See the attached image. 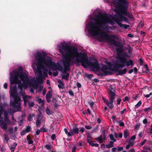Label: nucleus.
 Listing matches in <instances>:
<instances>
[{"instance_id": "obj_5", "label": "nucleus", "mask_w": 152, "mask_h": 152, "mask_svg": "<svg viewBox=\"0 0 152 152\" xmlns=\"http://www.w3.org/2000/svg\"><path fill=\"white\" fill-rule=\"evenodd\" d=\"M3 111V108L0 104V125L1 128L4 130L7 129V125H9L11 123V121L9 119L8 115V113L6 111H4V121L3 118L1 116V114Z\"/></svg>"}, {"instance_id": "obj_11", "label": "nucleus", "mask_w": 152, "mask_h": 152, "mask_svg": "<svg viewBox=\"0 0 152 152\" xmlns=\"http://www.w3.org/2000/svg\"><path fill=\"white\" fill-rule=\"evenodd\" d=\"M37 120L36 122V125L37 127H39L41 124V121H42V118H40V115H38L37 116Z\"/></svg>"}, {"instance_id": "obj_38", "label": "nucleus", "mask_w": 152, "mask_h": 152, "mask_svg": "<svg viewBox=\"0 0 152 152\" xmlns=\"http://www.w3.org/2000/svg\"><path fill=\"white\" fill-rule=\"evenodd\" d=\"M85 128L87 129H90L91 128V127L89 125H86Z\"/></svg>"}, {"instance_id": "obj_1", "label": "nucleus", "mask_w": 152, "mask_h": 152, "mask_svg": "<svg viewBox=\"0 0 152 152\" xmlns=\"http://www.w3.org/2000/svg\"><path fill=\"white\" fill-rule=\"evenodd\" d=\"M46 54L45 52L41 53L37 52L34 55L35 59L33 62L36 67H33V69L37 75L36 80L33 77L28 76L27 72H23L22 67L19 66L18 71L14 70L10 73L11 84H18L21 91L23 88L32 86L34 81L38 84H42L44 77H48V68L54 70H62V68L59 69V64L53 62L51 58L46 56Z\"/></svg>"}, {"instance_id": "obj_41", "label": "nucleus", "mask_w": 152, "mask_h": 152, "mask_svg": "<svg viewBox=\"0 0 152 152\" xmlns=\"http://www.w3.org/2000/svg\"><path fill=\"white\" fill-rule=\"evenodd\" d=\"M146 141H147V140L145 139L143 141H142L140 143V145H142V146L143 145L145 144V143L146 142Z\"/></svg>"}, {"instance_id": "obj_3", "label": "nucleus", "mask_w": 152, "mask_h": 152, "mask_svg": "<svg viewBox=\"0 0 152 152\" xmlns=\"http://www.w3.org/2000/svg\"><path fill=\"white\" fill-rule=\"evenodd\" d=\"M16 91V86H12L11 85L10 86V96L13 98V100L11 99L10 106L13 108H10L8 110V113L10 114L20 111L21 109V104L23 100L20 99V97L17 96Z\"/></svg>"}, {"instance_id": "obj_12", "label": "nucleus", "mask_w": 152, "mask_h": 152, "mask_svg": "<svg viewBox=\"0 0 152 152\" xmlns=\"http://www.w3.org/2000/svg\"><path fill=\"white\" fill-rule=\"evenodd\" d=\"M114 99L115 98L114 97H110L109 98L110 102H109L108 107L110 109H112L113 107V102Z\"/></svg>"}, {"instance_id": "obj_9", "label": "nucleus", "mask_w": 152, "mask_h": 152, "mask_svg": "<svg viewBox=\"0 0 152 152\" xmlns=\"http://www.w3.org/2000/svg\"><path fill=\"white\" fill-rule=\"evenodd\" d=\"M105 137L104 134L103 135H101L99 137L96 138L95 140L97 141V142L100 143H102L103 142V141L105 140Z\"/></svg>"}, {"instance_id": "obj_28", "label": "nucleus", "mask_w": 152, "mask_h": 152, "mask_svg": "<svg viewBox=\"0 0 152 152\" xmlns=\"http://www.w3.org/2000/svg\"><path fill=\"white\" fill-rule=\"evenodd\" d=\"M91 136H89L87 137V142H88V143L89 144V145H90L92 143L91 141Z\"/></svg>"}, {"instance_id": "obj_56", "label": "nucleus", "mask_w": 152, "mask_h": 152, "mask_svg": "<svg viewBox=\"0 0 152 152\" xmlns=\"http://www.w3.org/2000/svg\"><path fill=\"white\" fill-rule=\"evenodd\" d=\"M126 109L124 108L123 110H122L121 111V113H120L121 114H123L124 113V112L126 111Z\"/></svg>"}, {"instance_id": "obj_17", "label": "nucleus", "mask_w": 152, "mask_h": 152, "mask_svg": "<svg viewBox=\"0 0 152 152\" xmlns=\"http://www.w3.org/2000/svg\"><path fill=\"white\" fill-rule=\"evenodd\" d=\"M134 144V143L133 142L130 141L129 142V144L126 146V148L127 149H128L130 147L133 146Z\"/></svg>"}, {"instance_id": "obj_7", "label": "nucleus", "mask_w": 152, "mask_h": 152, "mask_svg": "<svg viewBox=\"0 0 152 152\" xmlns=\"http://www.w3.org/2000/svg\"><path fill=\"white\" fill-rule=\"evenodd\" d=\"M117 53L125 57H129L130 56L128 55L127 52L124 51L123 49L121 47L117 48L116 49Z\"/></svg>"}, {"instance_id": "obj_30", "label": "nucleus", "mask_w": 152, "mask_h": 152, "mask_svg": "<svg viewBox=\"0 0 152 152\" xmlns=\"http://www.w3.org/2000/svg\"><path fill=\"white\" fill-rule=\"evenodd\" d=\"M92 146L97 147L99 146V145L97 143H91V144H90Z\"/></svg>"}, {"instance_id": "obj_64", "label": "nucleus", "mask_w": 152, "mask_h": 152, "mask_svg": "<svg viewBox=\"0 0 152 152\" xmlns=\"http://www.w3.org/2000/svg\"><path fill=\"white\" fill-rule=\"evenodd\" d=\"M80 130L82 133H83L84 131V129L83 128H81Z\"/></svg>"}, {"instance_id": "obj_36", "label": "nucleus", "mask_w": 152, "mask_h": 152, "mask_svg": "<svg viewBox=\"0 0 152 152\" xmlns=\"http://www.w3.org/2000/svg\"><path fill=\"white\" fill-rule=\"evenodd\" d=\"M105 146L107 148H109L113 147L114 145H112L109 144L106 145Z\"/></svg>"}, {"instance_id": "obj_14", "label": "nucleus", "mask_w": 152, "mask_h": 152, "mask_svg": "<svg viewBox=\"0 0 152 152\" xmlns=\"http://www.w3.org/2000/svg\"><path fill=\"white\" fill-rule=\"evenodd\" d=\"M17 143L16 142L14 143L13 144L11 145L10 146V150L11 152H14L15 149L17 145Z\"/></svg>"}, {"instance_id": "obj_61", "label": "nucleus", "mask_w": 152, "mask_h": 152, "mask_svg": "<svg viewBox=\"0 0 152 152\" xmlns=\"http://www.w3.org/2000/svg\"><path fill=\"white\" fill-rule=\"evenodd\" d=\"M46 90L45 89H43L42 92V94L43 95H45L46 94Z\"/></svg>"}, {"instance_id": "obj_60", "label": "nucleus", "mask_w": 152, "mask_h": 152, "mask_svg": "<svg viewBox=\"0 0 152 152\" xmlns=\"http://www.w3.org/2000/svg\"><path fill=\"white\" fill-rule=\"evenodd\" d=\"M129 152H135V150L134 148H132L129 150Z\"/></svg>"}, {"instance_id": "obj_51", "label": "nucleus", "mask_w": 152, "mask_h": 152, "mask_svg": "<svg viewBox=\"0 0 152 152\" xmlns=\"http://www.w3.org/2000/svg\"><path fill=\"white\" fill-rule=\"evenodd\" d=\"M40 131L39 129H38L36 132V134L37 135H38L40 133Z\"/></svg>"}, {"instance_id": "obj_43", "label": "nucleus", "mask_w": 152, "mask_h": 152, "mask_svg": "<svg viewBox=\"0 0 152 152\" xmlns=\"http://www.w3.org/2000/svg\"><path fill=\"white\" fill-rule=\"evenodd\" d=\"M55 138H56V136L55 134H53L52 135V136H51V138L53 140H54V139H55Z\"/></svg>"}, {"instance_id": "obj_24", "label": "nucleus", "mask_w": 152, "mask_h": 152, "mask_svg": "<svg viewBox=\"0 0 152 152\" xmlns=\"http://www.w3.org/2000/svg\"><path fill=\"white\" fill-rule=\"evenodd\" d=\"M4 137L5 140L7 142L9 140V138L8 134L6 133L4 134Z\"/></svg>"}, {"instance_id": "obj_59", "label": "nucleus", "mask_w": 152, "mask_h": 152, "mask_svg": "<svg viewBox=\"0 0 152 152\" xmlns=\"http://www.w3.org/2000/svg\"><path fill=\"white\" fill-rule=\"evenodd\" d=\"M151 109V108L150 107H148L146 108H145V109H144V111H145V112H147L148 111V110H150Z\"/></svg>"}, {"instance_id": "obj_46", "label": "nucleus", "mask_w": 152, "mask_h": 152, "mask_svg": "<svg viewBox=\"0 0 152 152\" xmlns=\"http://www.w3.org/2000/svg\"><path fill=\"white\" fill-rule=\"evenodd\" d=\"M119 124L120 126H124V123L122 122H119Z\"/></svg>"}, {"instance_id": "obj_21", "label": "nucleus", "mask_w": 152, "mask_h": 152, "mask_svg": "<svg viewBox=\"0 0 152 152\" xmlns=\"http://www.w3.org/2000/svg\"><path fill=\"white\" fill-rule=\"evenodd\" d=\"M127 46L128 47V48H127L126 49H127V50H128L129 54L131 55L132 52V48L130 47L129 45H128Z\"/></svg>"}, {"instance_id": "obj_57", "label": "nucleus", "mask_w": 152, "mask_h": 152, "mask_svg": "<svg viewBox=\"0 0 152 152\" xmlns=\"http://www.w3.org/2000/svg\"><path fill=\"white\" fill-rule=\"evenodd\" d=\"M135 138H136L135 135H133V136H132L131 137L130 140H135Z\"/></svg>"}, {"instance_id": "obj_40", "label": "nucleus", "mask_w": 152, "mask_h": 152, "mask_svg": "<svg viewBox=\"0 0 152 152\" xmlns=\"http://www.w3.org/2000/svg\"><path fill=\"white\" fill-rule=\"evenodd\" d=\"M43 86H40L39 88L38 91L39 92H41L43 90Z\"/></svg>"}, {"instance_id": "obj_26", "label": "nucleus", "mask_w": 152, "mask_h": 152, "mask_svg": "<svg viewBox=\"0 0 152 152\" xmlns=\"http://www.w3.org/2000/svg\"><path fill=\"white\" fill-rule=\"evenodd\" d=\"M31 130V127L30 126H27L25 129V131L27 133L29 132Z\"/></svg>"}, {"instance_id": "obj_44", "label": "nucleus", "mask_w": 152, "mask_h": 152, "mask_svg": "<svg viewBox=\"0 0 152 152\" xmlns=\"http://www.w3.org/2000/svg\"><path fill=\"white\" fill-rule=\"evenodd\" d=\"M117 149L118 151H121L123 149V148L122 147H118Z\"/></svg>"}, {"instance_id": "obj_25", "label": "nucleus", "mask_w": 152, "mask_h": 152, "mask_svg": "<svg viewBox=\"0 0 152 152\" xmlns=\"http://www.w3.org/2000/svg\"><path fill=\"white\" fill-rule=\"evenodd\" d=\"M110 139L111 140L113 141V142H116V140L113 137V135L112 134H110L109 135Z\"/></svg>"}, {"instance_id": "obj_20", "label": "nucleus", "mask_w": 152, "mask_h": 152, "mask_svg": "<svg viewBox=\"0 0 152 152\" xmlns=\"http://www.w3.org/2000/svg\"><path fill=\"white\" fill-rule=\"evenodd\" d=\"M38 102L39 104H41L42 106L44 104V101L42 100L41 98H39L38 99Z\"/></svg>"}, {"instance_id": "obj_2", "label": "nucleus", "mask_w": 152, "mask_h": 152, "mask_svg": "<svg viewBox=\"0 0 152 152\" xmlns=\"http://www.w3.org/2000/svg\"><path fill=\"white\" fill-rule=\"evenodd\" d=\"M57 47L62 56V62L64 66V69L62 68L60 71L63 73V79L68 80L69 74L66 73L69 71L71 65L75 63H80L85 68L90 67L94 71H98L99 70V63L96 60L94 63L91 62L90 58L87 56L86 53L79 52L77 48L73 46H68L61 43L58 45Z\"/></svg>"}, {"instance_id": "obj_48", "label": "nucleus", "mask_w": 152, "mask_h": 152, "mask_svg": "<svg viewBox=\"0 0 152 152\" xmlns=\"http://www.w3.org/2000/svg\"><path fill=\"white\" fill-rule=\"evenodd\" d=\"M41 130L42 132H46V129L42 127L41 128Z\"/></svg>"}, {"instance_id": "obj_53", "label": "nucleus", "mask_w": 152, "mask_h": 152, "mask_svg": "<svg viewBox=\"0 0 152 152\" xmlns=\"http://www.w3.org/2000/svg\"><path fill=\"white\" fill-rule=\"evenodd\" d=\"M128 100H129L128 97L127 96H126L125 97L123 101L125 102L126 101H128Z\"/></svg>"}, {"instance_id": "obj_34", "label": "nucleus", "mask_w": 152, "mask_h": 152, "mask_svg": "<svg viewBox=\"0 0 152 152\" xmlns=\"http://www.w3.org/2000/svg\"><path fill=\"white\" fill-rule=\"evenodd\" d=\"M46 112L47 113L48 115H51V114L50 110L48 108H47L46 109Z\"/></svg>"}, {"instance_id": "obj_49", "label": "nucleus", "mask_w": 152, "mask_h": 152, "mask_svg": "<svg viewBox=\"0 0 152 152\" xmlns=\"http://www.w3.org/2000/svg\"><path fill=\"white\" fill-rule=\"evenodd\" d=\"M76 147L75 146H74L72 147V152H75L76 149Z\"/></svg>"}, {"instance_id": "obj_18", "label": "nucleus", "mask_w": 152, "mask_h": 152, "mask_svg": "<svg viewBox=\"0 0 152 152\" xmlns=\"http://www.w3.org/2000/svg\"><path fill=\"white\" fill-rule=\"evenodd\" d=\"M114 91H113L112 88L110 90V97H114L115 96V94L114 92Z\"/></svg>"}, {"instance_id": "obj_45", "label": "nucleus", "mask_w": 152, "mask_h": 152, "mask_svg": "<svg viewBox=\"0 0 152 152\" xmlns=\"http://www.w3.org/2000/svg\"><path fill=\"white\" fill-rule=\"evenodd\" d=\"M117 150V148L115 147L113 148H112V152H117V151H115Z\"/></svg>"}, {"instance_id": "obj_55", "label": "nucleus", "mask_w": 152, "mask_h": 152, "mask_svg": "<svg viewBox=\"0 0 152 152\" xmlns=\"http://www.w3.org/2000/svg\"><path fill=\"white\" fill-rule=\"evenodd\" d=\"M147 123V120L146 119H145L143 121V123L145 124Z\"/></svg>"}, {"instance_id": "obj_16", "label": "nucleus", "mask_w": 152, "mask_h": 152, "mask_svg": "<svg viewBox=\"0 0 152 152\" xmlns=\"http://www.w3.org/2000/svg\"><path fill=\"white\" fill-rule=\"evenodd\" d=\"M64 131L65 132L66 134L67 135L68 137H72L73 135V133L72 132H68L67 129L66 128L64 129Z\"/></svg>"}, {"instance_id": "obj_10", "label": "nucleus", "mask_w": 152, "mask_h": 152, "mask_svg": "<svg viewBox=\"0 0 152 152\" xmlns=\"http://www.w3.org/2000/svg\"><path fill=\"white\" fill-rule=\"evenodd\" d=\"M53 91H49L46 95V99L47 102H49L51 101V98L52 96Z\"/></svg>"}, {"instance_id": "obj_54", "label": "nucleus", "mask_w": 152, "mask_h": 152, "mask_svg": "<svg viewBox=\"0 0 152 152\" xmlns=\"http://www.w3.org/2000/svg\"><path fill=\"white\" fill-rule=\"evenodd\" d=\"M7 84L6 83H5L4 84V88L5 89H7Z\"/></svg>"}, {"instance_id": "obj_37", "label": "nucleus", "mask_w": 152, "mask_h": 152, "mask_svg": "<svg viewBox=\"0 0 152 152\" xmlns=\"http://www.w3.org/2000/svg\"><path fill=\"white\" fill-rule=\"evenodd\" d=\"M121 99L120 98H118L117 99V104L118 105H119L120 104L121 102Z\"/></svg>"}, {"instance_id": "obj_52", "label": "nucleus", "mask_w": 152, "mask_h": 152, "mask_svg": "<svg viewBox=\"0 0 152 152\" xmlns=\"http://www.w3.org/2000/svg\"><path fill=\"white\" fill-rule=\"evenodd\" d=\"M58 72L57 71L54 72L53 73V75L54 76H57L58 75Z\"/></svg>"}, {"instance_id": "obj_22", "label": "nucleus", "mask_w": 152, "mask_h": 152, "mask_svg": "<svg viewBox=\"0 0 152 152\" xmlns=\"http://www.w3.org/2000/svg\"><path fill=\"white\" fill-rule=\"evenodd\" d=\"M102 99L104 101L105 103L108 106H109V102L108 100L106 99L105 97H102Z\"/></svg>"}, {"instance_id": "obj_23", "label": "nucleus", "mask_w": 152, "mask_h": 152, "mask_svg": "<svg viewBox=\"0 0 152 152\" xmlns=\"http://www.w3.org/2000/svg\"><path fill=\"white\" fill-rule=\"evenodd\" d=\"M34 103L33 102L30 101L28 104V106L29 107H34Z\"/></svg>"}, {"instance_id": "obj_33", "label": "nucleus", "mask_w": 152, "mask_h": 152, "mask_svg": "<svg viewBox=\"0 0 152 152\" xmlns=\"http://www.w3.org/2000/svg\"><path fill=\"white\" fill-rule=\"evenodd\" d=\"M26 133L27 132H26L25 130H23L21 132L20 134L22 135H25Z\"/></svg>"}, {"instance_id": "obj_35", "label": "nucleus", "mask_w": 152, "mask_h": 152, "mask_svg": "<svg viewBox=\"0 0 152 152\" xmlns=\"http://www.w3.org/2000/svg\"><path fill=\"white\" fill-rule=\"evenodd\" d=\"M88 103L90 106L91 107V108H93L94 107V103L93 102L91 101L89 102Z\"/></svg>"}, {"instance_id": "obj_29", "label": "nucleus", "mask_w": 152, "mask_h": 152, "mask_svg": "<svg viewBox=\"0 0 152 152\" xmlns=\"http://www.w3.org/2000/svg\"><path fill=\"white\" fill-rule=\"evenodd\" d=\"M142 104V102L141 101H139L137 104L135 105V107L136 108H138V107L140 106Z\"/></svg>"}, {"instance_id": "obj_31", "label": "nucleus", "mask_w": 152, "mask_h": 152, "mask_svg": "<svg viewBox=\"0 0 152 152\" xmlns=\"http://www.w3.org/2000/svg\"><path fill=\"white\" fill-rule=\"evenodd\" d=\"M140 124H137L135 125V129L136 130H138L140 127Z\"/></svg>"}, {"instance_id": "obj_19", "label": "nucleus", "mask_w": 152, "mask_h": 152, "mask_svg": "<svg viewBox=\"0 0 152 152\" xmlns=\"http://www.w3.org/2000/svg\"><path fill=\"white\" fill-rule=\"evenodd\" d=\"M129 134V132L127 130H125L124 132V136L125 138H127Z\"/></svg>"}, {"instance_id": "obj_50", "label": "nucleus", "mask_w": 152, "mask_h": 152, "mask_svg": "<svg viewBox=\"0 0 152 152\" xmlns=\"http://www.w3.org/2000/svg\"><path fill=\"white\" fill-rule=\"evenodd\" d=\"M87 113L90 115L91 114V112L88 108L87 109Z\"/></svg>"}, {"instance_id": "obj_62", "label": "nucleus", "mask_w": 152, "mask_h": 152, "mask_svg": "<svg viewBox=\"0 0 152 152\" xmlns=\"http://www.w3.org/2000/svg\"><path fill=\"white\" fill-rule=\"evenodd\" d=\"M81 85L80 83H77V86L78 88H80L81 87Z\"/></svg>"}, {"instance_id": "obj_63", "label": "nucleus", "mask_w": 152, "mask_h": 152, "mask_svg": "<svg viewBox=\"0 0 152 152\" xmlns=\"http://www.w3.org/2000/svg\"><path fill=\"white\" fill-rule=\"evenodd\" d=\"M123 134L122 133H120L119 134V137L120 138H121L122 137Z\"/></svg>"}, {"instance_id": "obj_39", "label": "nucleus", "mask_w": 152, "mask_h": 152, "mask_svg": "<svg viewBox=\"0 0 152 152\" xmlns=\"http://www.w3.org/2000/svg\"><path fill=\"white\" fill-rule=\"evenodd\" d=\"M152 95V93H151L148 94H146V95H144V96H145V97L148 98L150 97L151 95Z\"/></svg>"}, {"instance_id": "obj_32", "label": "nucleus", "mask_w": 152, "mask_h": 152, "mask_svg": "<svg viewBox=\"0 0 152 152\" xmlns=\"http://www.w3.org/2000/svg\"><path fill=\"white\" fill-rule=\"evenodd\" d=\"M45 147L48 150L50 151L51 150V147L50 145H46Z\"/></svg>"}, {"instance_id": "obj_13", "label": "nucleus", "mask_w": 152, "mask_h": 152, "mask_svg": "<svg viewBox=\"0 0 152 152\" xmlns=\"http://www.w3.org/2000/svg\"><path fill=\"white\" fill-rule=\"evenodd\" d=\"M58 82L59 83L58 85V88L61 89L64 88V83L61 80H58Z\"/></svg>"}, {"instance_id": "obj_27", "label": "nucleus", "mask_w": 152, "mask_h": 152, "mask_svg": "<svg viewBox=\"0 0 152 152\" xmlns=\"http://www.w3.org/2000/svg\"><path fill=\"white\" fill-rule=\"evenodd\" d=\"M34 115L32 114V116L34 117ZM32 118V116L31 114H29L28 116V121H30L31 120Z\"/></svg>"}, {"instance_id": "obj_58", "label": "nucleus", "mask_w": 152, "mask_h": 152, "mask_svg": "<svg viewBox=\"0 0 152 152\" xmlns=\"http://www.w3.org/2000/svg\"><path fill=\"white\" fill-rule=\"evenodd\" d=\"M23 124V120H21L20 122L19 125L21 126Z\"/></svg>"}, {"instance_id": "obj_15", "label": "nucleus", "mask_w": 152, "mask_h": 152, "mask_svg": "<svg viewBox=\"0 0 152 152\" xmlns=\"http://www.w3.org/2000/svg\"><path fill=\"white\" fill-rule=\"evenodd\" d=\"M70 132L73 133H73H75L77 134L79 133V129L77 127H75L71 130Z\"/></svg>"}, {"instance_id": "obj_42", "label": "nucleus", "mask_w": 152, "mask_h": 152, "mask_svg": "<svg viewBox=\"0 0 152 152\" xmlns=\"http://www.w3.org/2000/svg\"><path fill=\"white\" fill-rule=\"evenodd\" d=\"M69 93L71 96H73L74 95L73 93L72 90L69 91Z\"/></svg>"}, {"instance_id": "obj_6", "label": "nucleus", "mask_w": 152, "mask_h": 152, "mask_svg": "<svg viewBox=\"0 0 152 152\" xmlns=\"http://www.w3.org/2000/svg\"><path fill=\"white\" fill-rule=\"evenodd\" d=\"M115 65L117 67H125L133 66L134 64L133 61L131 59L126 60L125 57H119L115 61Z\"/></svg>"}, {"instance_id": "obj_8", "label": "nucleus", "mask_w": 152, "mask_h": 152, "mask_svg": "<svg viewBox=\"0 0 152 152\" xmlns=\"http://www.w3.org/2000/svg\"><path fill=\"white\" fill-rule=\"evenodd\" d=\"M22 96L23 98V100L24 101V105L26 106L27 104V102H30V100L32 98V97L30 96L25 95L24 96L23 95H22Z\"/></svg>"}, {"instance_id": "obj_4", "label": "nucleus", "mask_w": 152, "mask_h": 152, "mask_svg": "<svg viewBox=\"0 0 152 152\" xmlns=\"http://www.w3.org/2000/svg\"><path fill=\"white\" fill-rule=\"evenodd\" d=\"M99 70L98 71H95L97 73L98 76L103 77L110 74V71L112 70V66L110 63L108 65H102V67L100 69L99 64ZM124 67H113V70L118 72L117 75H122L126 73L127 69L126 68H123Z\"/></svg>"}, {"instance_id": "obj_47", "label": "nucleus", "mask_w": 152, "mask_h": 152, "mask_svg": "<svg viewBox=\"0 0 152 152\" xmlns=\"http://www.w3.org/2000/svg\"><path fill=\"white\" fill-rule=\"evenodd\" d=\"M101 148L103 149L104 150L105 148V144H102L101 145Z\"/></svg>"}]
</instances>
